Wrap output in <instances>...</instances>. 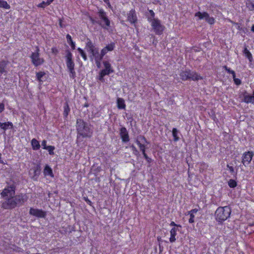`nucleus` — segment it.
Here are the masks:
<instances>
[{"label": "nucleus", "mask_w": 254, "mask_h": 254, "mask_svg": "<svg viewBox=\"0 0 254 254\" xmlns=\"http://www.w3.org/2000/svg\"><path fill=\"white\" fill-rule=\"evenodd\" d=\"M27 199L28 197L25 193L15 194L14 196L2 202L1 207L4 209H12L23 205Z\"/></svg>", "instance_id": "1"}, {"label": "nucleus", "mask_w": 254, "mask_h": 254, "mask_svg": "<svg viewBox=\"0 0 254 254\" xmlns=\"http://www.w3.org/2000/svg\"><path fill=\"white\" fill-rule=\"evenodd\" d=\"M76 130L77 134L83 137H90L91 136L92 131L89 126L82 119H77Z\"/></svg>", "instance_id": "2"}, {"label": "nucleus", "mask_w": 254, "mask_h": 254, "mask_svg": "<svg viewBox=\"0 0 254 254\" xmlns=\"http://www.w3.org/2000/svg\"><path fill=\"white\" fill-rule=\"evenodd\" d=\"M231 213V209L230 206L219 207L215 213L216 220L219 222H223L230 217Z\"/></svg>", "instance_id": "3"}, {"label": "nucleus", "mask_w": 254, "mask_h": 254, "mask_svg": "<svg viewBox=\"0 0 254 254\" xmlns=\"http://www.w3.org/2000/svg\"><path fill=\"white\" fill-rule=\"evenodd\" d=\"M16 185L15 182H6V186L0 193L2 198L5 200L14 196L15 194Z\"/></svg>", "instance_id": "4"}, {"label": "nucleus", "mask_w": 254, "mask_h": 254, "mask_svg": "<svg viewBox=\"0 0 254 254\" xmlns=\"http://www.w3.org/2000/svg\"><path fill=\"white\" fill-rule=\"evenodd\" d=\"M180 76L181 79L183 81L187 80H192L193 81H197L199 79H202V77L199 75L197 72L190 70H186L182 71L180 73Z\"/></svg>", "instance_id": "5"}, {"label": "nucleus", "mask_w": 254, "mask_h": 254, "mask_svg": "<svg viewBox=\"0 0 254 254\" xmlns=\"http://www.w3.org/2000/svg\"><path fill=\"white\" fill-rule=\"evenodd\" d=\"M66 64L69 71V76L70 78H74L76 76V73L74 70V63L72 60V55L69 51H66Z\"/></svg>", "instance_id": "6"}, {"label": "nucleus", "mask_w": 254, "mask_h": 254, "mask_svg": "<svg viewBox=\"0 0 254 254\" xmlns=\"http://www.w3.org/2000/svg\"><path fill=\"white\" fill-rule=\"evenodd\" d=\"M97 19L102 22L103 28L108 29L110 27L111 22L108 18L106 12L103 9H100L97 12Z\"/></svg>", "instance_id": "7"}, {"label": "nucleus", "mask_w": 254, "mask_h": 254, "mask_svg": "<svg viewBox=\"0 0 254 254\" xmlns=\"http://www.w3.org/2000/svg\"><path fill=\"white\" fill-rule=\"evenodd\" d=\"M40 49L37 47L35 52H33L30 56L32 63L35 66H38L44 63V60L40 58Z\"/></svg>", "instance_id": "8"}, {"label": "nucleus", "mask_w": 254, "mask_h": 254, "mask_svg": "<svg viewBox=\"0 0 254 254\" xmlns=\"http://www.w3.org/2000/svg\"><path fill=\"white\" fill-rule=\"evenodd\" d=\"M151 26L154 32L157 35H161L164 30V26L161 23L160 20L158 19H153L152 21L150 22Z\"/></svg>", "instance_id": "9"}, {"label": "nucleus", "mask_w": 254, "mask_h": 254, "mask_svg": "<svg viewBox=\"0 0 254 254\" xmlns=\"http://www.w3.org/2000/svg\"><path fill=\"white\" fill-rule=\"evenodd\" d=\"M254 155L253 151L245 152L242 155V163L245 166H247L251 162Z\"/></svg>", "instance_id": "10"}, {"label": "nucleus", "mask_w": 254, "mask_h": 254, "mask_svg": "<svg viewBox=\"0 0 254 254\" xmlns=\"http://www.w3.org/2000/svg\"><path fill=\"white\" fill-rule=\"evenodd\" d=\"M29 214L38 218H45L46 216V212L42 209L31 208Z\"/></svg>", "instance_id": "11"}, {"label": "nucleus", "mask_w": 254, "mask_h": 254, "mask_svg": "<svg viewBox=\"0 0 254 254\" xmlns=\"http://www.w3.org/2000/svg\"><path fill=\"white\" fill-rule=\"evenodd\" d=\"M41 172L40 167L39 165L33 167L29 171V174L34 180H37Z\"/></svg>", "instance_id": "12"}, {"label": "nucleus", "mask_w": 254, "mask_h": 254, "mask_svg": "<svg viewBox=\"0 0 254 254\" xmlns=\"http://www.w3.org/2000/svg\"><path fill=\"white\" fill-rule=\"evenodd\" d=\"M127 20L131 24L135 25L137 22V18L135 10L133 9H131L127 14Z\"/></svg>", "instance_id": "13"}, {"label": "nucleus", "mask_w": 254, "mask_h": 254, "mask_svg": "<svg viewBox=\"0 0 254 254\" xmlns=\"http://www.w3.org/2000/svg\"><path fill=\"white\" fill-rule=\"evenodd\" d=\"M120 135L123 142H127L129 140L128 132L125 127H122L120 129Z\"/></svg>", "instance_id": "14"}, {"label": "nucleus", "mask_w": 254, "mask_h": 254, "mask_svg": "<svg viewBox=\"0 0 254 254\" xmlns=\"http://www.w3.org/2000/svg\"><path fill=\"white\" fill-rule=\"evenodd\" d=\"M103 64L105 68L102 69L100 72L104 75H109L114 72V70L111 67V64L108 61H104Z\"/></svg>", "instance_id": "15"}, {"label": "nucleus", "mask_w": 254, "mask_h": 254, "mask_svg": "<svg viewBox=\"0 0 254 254\" xmlns=\"http://www.w3.org/2000/svg\"><path fill=\"white\" fill-rule=\"evenodd\" d=\"M8 62L4 60L0 61V78L1 76L3 74L4 75L7 74V65Z\"/></svg>", "instance_id": "16"}, {"label": "nucleus", "mask_w": 254, "mask_h": 254, "mask_svg": "<svg viewBox=\"0 0 254 254\" xmlns=\"http://www.w3.org/2000/svg\"><path fill=\"white\" fill-rule=\"evenodd\" d=\"M86 47L88 51L90 53L93 51V50H96L97 48L95 47L92 41L87 39V42L86 43Z\"/></svg>", "instance_id": "17"}, {"label": "nucleus", "mask_w": 254, "mask_h": 254, "mask_svg": "<svg viewBox=\"0 0 254 254\" xmlns=\"http://www.w3.org/2000/svg\"><path fill=\"white\" fill-rule=\"evenodd\" d=\"M179 231L178 228H176L175 227L173 228L170 231V242L171 243L175 242L176 240L175 238L177 235V231Z\"/></svg>", "instance_id": "18"}, {"label": "nucleus", "mask_w": 254, "mask_h": 254, "mask_svg": "<svg viewBox=\"0 0 254 254\" xmlns=\"http://www.w3.org/2000/svg\"><path fill=\"white\" fill-rule=\"evenodd\" d=\"M244 101L247 103H254V91L253 95L245 94L244 95Z\"/></svg>", "instance_id": "19"}, {"label": "nucleus", "mask_w": 254, "mask_h": 254, "mask_svg": "<svg viewBox=\"0 0 254 254\" xmlns=\"http://www.w3.org/2000/svg\"><path fill=\"white\" fill-rule=\"evenodd\" d=\"M195 16L198 17L199 20L205 19L206 21L207 18L209 17V15L206 12H201L198 11L195 13Z\"/></svg>", "instance_id": "20"}, {"label": "nucleus", "mask_w": 254, "mask_h": 254, "mask_svg": "<svg viewBox=\"0 0 254 254\" xmlns=\"http://www.w3.org/2000/svg\"><path fill=\"white\" fill-rule=\"evenodd\" d=\"M117 107L119 109H125L126 104L124 99L118 98L117 99Z\"/></svg>", "instance_id": "21"}, {"label": "nucleus", "mask_w": 254, "mask_h": 254, "mask_svg": "<svg viewBox=\"0 0 254 254\" xmlns=\"http://www.w3.org/2000/svg\"><path fill=\"white\" fill-rule=\"evenodd\" d=\"M43 173L45 176H50L51 177H54L52 169L47 165L45 167Z\"/></svg>", "instance_id": "22"}, {"label": "nucleus", "mask_w": 254, "mask_h": 254, "mask_svg": "<svg viewBox=\"0 0 254 254\" xmlns=\"http://www.w3.org/2000/svg\"><path fill=\"white\" fill-rule=\"evenodd\" d=\"M0 127L1 129L5 130L8 128H12L13 127V124L11 122L4 123L0 122Z\"/></svg>", "instance_id": "23"}, {"label": "nucleus", "mask_w": 254, "mask_h": 254, "mask_svg": "<svg viewBox=\"0 0 254 254\" xmlns=\"http://www.w3.org/2000/svg\"><path fill=\"white\" fill-rule=\"evenodd\" d=\"M31 145L33 149L34 150H37L40 148V145L39 141L35 138L32 139Z\"/></svg>", "instance_id": "24"}, {"label": "nucleus", "mask_w": 254, "mask_h": 254, "mask_svg": "<svg viewBox=\"0 0 254 254\" xmlns=\"http://www.w3.org/2000/svg\"><path fill=\"white\" fill-rule=\"evenodd\" d=\"M92 55V56L94 57L95 60H102V58L100 55V53H99V50L97 48L95 50H93L92 52L90 53Z\"/></svg>", "instance_id": "25"}, {"label": "nucleus", "mask_w": 254, "mask_h": 254, "mask_svg": "<svg viewBox=\"0 0 254 254\" xmlns=\"http://www.w3.org/2000/svg\"><path fill=\"white\" fill-rule=\"evenodd\" d=\"M89 20L93 24H97L101 27H104L102 24V22L101 20H98L97 17H90Z\"/></svg>", "instance_id": "26"}, {"label": "nucleus", "mask_w": 254, "mask_h": 254, "mask_svg": "<svg viewBox=\"0 0 254 254\" xmlns=\"http://www.w3.org/2000/svg\"><path fill=\"white\" fill-rule=\"evenodd\" d=\"M243 53L245 56L249 59V61L252 62L253 60L252 55L246 47H245L243 51Z\"/></svg>", "instance_id": "27"}, {"label": "nucleus", "mask_w": 254, "mask_h": 254, "mask_svg": "<svg viewBox=\"0 0 254 254\" xmlns=\"http://www.w3.org/2000/svg\"><path fill=\"white\" fill-rule=\"evenodd\" d=\"M135 142L137 144V145L139 146V149L140 151L142 152V154L145 153V149L146 147L145 145L144 144H142L140 141L138 140H136Z\"/></svg>", "instance_id": "28"}, {"label": "nucleus", "mask_w": 254, "mask_h": 254, "mask_svg": "<svg viewBox=\"0 0 254 254\" xmlns=\"http://www.w3.org/2000/svg\"><path fill=\"white\" fill-rule=\"evenodd\" d=\"M67 43L70 45L71 48L74 50L75 48V43L72 41L71 37L70 35L67 34L66 36Z\"/></svg>", "instance_id": "29"}, {"label": "nucleus", "mask_w": 254, "mask_h": 254, "mask_svg": "<svg viewBox=\"0 0 254 254\" xmlns=\"http://www.w3.org/2000/svg\"><path fill=\"white\" fill-rule=\"evenodd\" d=\"M45 73L44 72L40 71L36 73V78L37 80L39 82H43V78L44 77L45 75Z\"/></svg>", "instance_id": "30"}, {"label": "nucleus", "mask_w": 254, "mask_h": 254, "mask_svg": "<svg viewBox=\"0 0 254 254\" xmlns=\"http://www.w3.org/2000/svg\"><path fill=\"white\" fill-rule=\"evenodd\" d=\"M64 116L65 117H66L68 116V113L70 111V108L67 102L64 103Z\"/></svg>", "instance_id": "31"}, {"label": "nucleus", "mask_w": 254, "mask_h": 254, "mask_svg": "<svg viewBox=\"0 0 254 254\" xmlns=\"http://www.w3.org/2000/svg\"><path fill=\"white\" fill-rule=\"evenodd\" d=\"M0 7H2L6 9H9L10 8V6L6 1L1 0L0 1Z\"/></svg>", "instance_id": "32"}, {"label": "nucleus", "mask_w": 254, "mask_h": 254, "mask_svg": "<svg viewBox=\"0 0 254 254\" xmlns=\"http://www.w3.org/2000/svg\"><path fill=\"white\" fill-rule=\"evenodd\" d=\"M247 7L250 10H254V2L251 0H248L246 2Z\"/></svg>", "instance_id": "33"}, {"label": "nucleus", "mask_w": 254, "mask_h": 254, "mask_svg": "<svg viewBox=\"0 0 254 254\" xmlns=\"http://www.w3.org/2000/svg\"><path fill=\"white\" fill-rule=\"evenodd\" d=\"M178 131L177 128H173L172 130V134L174 137V140L175 141H177L179 139V137L178 136Z\"/></svg>", "instance_id": "34"}, {"label": "nucleus", "mask_w": 254, "mask_h": 254, "mask_svg": "<svg viewBox=\"0 0 254 254\" xmlns=\"http://www.w3.org/2000/svg\"><path fill=\"white\" fill-rule=\"evenodd\" d=\"M237 185L236 181L233 179H230L228 182V186L231 188H235Z\"/></svg>", "instance_id": "35"}, {"label": "nucleus", "mask_w": 254, "mask_h": 254, "mask_svg": "<svg viewBox=\"0 0 254 254\" xmlns=\"http://www.w3.org/2000/svg\"><path fill=\"white\" fill-rule=\"evenodd\" d=\"M77 51H78L79 53L80 54L81 57L83 58V59L85 61L87 60V58L86 55L85 53L83 51V50L82 49H81V48H78L77 49Z\"/></svg>", "instance_id": "36"}, {"label": "nucleus", "mask_w": 254, "mask_h": 254, "mask_svg": "<svg viewBox=\"0 0 254 254\" xmlns=\"http://www.w3.org/2000/svg\"><path fill=\"white\" fill-rule=\"evenodd\" d=\"M115 45L114 43H112L108 45H107L105 48L108 51H112L115 48Z\"/></svg>", "instance_id": "37"}, {"label": "nucleus", "mask_w": 254, "mask_h": 254, "mask_svg": "<svg viewBox=\"0 0 254 254\" xmlns=\"http://www.w3.org/2000/svg\"><path fill=\"white\" fill-rule=\"evenodd\" d=\"M136 140H138L140 142L142 141V142H144L145 143H147V144L149 143V142L146 140L145 137L144 136H142V135H139V136H137V137Z\"/></svg>", "instance_id": "38"}, {"label": "nucleus", "mask_w": 254, "mask_h": 254, "mask_svg": "<svg viewBox=\"0 0 254 254\" xmlns=\"http://www.w3.org/2000/svg\"><path fill=\"white\" fill-rule=\"evenodd\" d=\"M149 13L150 14V17H149L148 18V20L150 22L152 21L153 19L155 18V13L152 10H149Z\"/></svg>", "instance_id": "39"}, {"label": "nucleus", "mask_w": 254, "mask_h": 254, "mask_svg": "<svg viewBox=\"0 0 254 254\" xmlns=\"http://www.w3.org/2000/svg\"><path fill=\"white\" fill-rule=\"evenodd\" d=\"M55 148L54 146H48L46 149L48 151L50 155H54V150H55Z\"/></svg>", "instance_id": "40"}, {"label": "nucleus", "mask_w": 254, "mask_h": 254, "mask_svg": "<svg viewBox=\"0 0 254 254\" xmlns=\"http://www.w3.org/2000/svg\"><path fill=\"white\" fill-rule=\"evenodd\" d=\"M130 148H131V150H132L133 154H134L135 156H138L139 155V151L137 150L136 148L135 147L134 145H131L130 146Z\"/></svg>", "instance_id": "41"}, {"label": "nucleus", "mask_w": 254, "mask_h": 254, "mask_svg": "<svg viewBox=\"0 0 254 254\" xmlns=\"http://www.w3.org/2000/svg\"><path fill=\"white\" fill-rule=\"evenodd\" d=\"M223 68L228 73L232 74V76L234 75V74H235V72L234 70H231L229 67H227V66L225 65L223 67Z\"/></svg>", "instance_id": "42"}, {"label": "nucleus", "mask_w": 254, "mask_h": 254, "mask_svg": "<svg viewBox=\"0 0 254 254\" xmlns=\"http://www.w3.org/2000/svg\"><path fill=\"white\" fill-rule=\"evenodd\" d=\"M233 78L234 81V83L237 85H239L241 84L242 82L241 80L240 79L236 78V74H235L233 76Z\"/></svg>", "instance_id": "43"}, {"label": "nucleus", "mask_w": 254, "mask_h": 254, "mask_svg": "<svg viewBox=\"0 0 254 254\" xmlns=\"http://www.w3.org/2000/svg\"><path fill=\"white\" fill-rule=\"evenodd\" d=\"M206 21L210 24H213L214 23L215 19L213 17L209 16Z\"/></svg>", "instance_id": "44"}, {"label": "nucleus", "mask_w": 254, "mask_h": 254, "mask_svg": "<svg viewBox=\"0 0 254 254\" xmlns=\"http://www.w3.org/2000/svg\"><path fill=\"white\" fill-rule=\"evenodd\" d=\"M106 75H104V74H103L102 72H100L99 73V77H98V79L102 81V82H104L105 81V79L104 78V77Z\"/></svg>", "instance_id": "45"}, {"label": "nucleus", "mask_w": 254, "mask_h": 254, "mask_svg": "<svg viewBox=\"0 0 254 254\" xmlns=\"http://www.w3.org/2000/svg\"><path fill=\"white\" fill-rule=\"evenodd\" d=\"M108 51L105 49V48H103L101 52L100 55L102 58H103V57L107 53Z\"/></svg>", "instance_id": "46"}, {"label": "nucleus", "mask_w": 254, "mask_h": 254, "mask_svg": "<svg viewBox=\"0 0 254 254\" xmlns=\"http://www.w3.org/2000/svg\"><path fill=\"white\" fill-rule=\"evenodd\" d=\"M194 214H190V218L189 220V223H192L194 222Z\"/></svg>", "instance_id": "47"}, {"label": "nucleus", "mask_w": 254, "mask_h": 254, "mask_svg": "<svg viewBox=\"0 0 254 254\" xmlns=\"http://www.w3.org/2000/svg\"><path fill=\"white\" fill-rule=\"evenodd\" d=\"M143 155L148 162L150 163L151 162L152 159L149 158L146 153H144Z\"/></svg>", "instance_id": "48"}, {"label": "nucleus", "mask_w": 254, "mask_h": 254, "mask_svg": "<svg viewBox=\"0 0 254 254\" xmlns=\"http://www.w3.org/2000/svg\"><path fill=\"white\" fill-rule=\"evenodd\" d=\"M47 141L46 140H43L42 141V146H43V149H46L48 146H47Z\"/></svg>", "instance_id": "49"}, {"label": "nucleus", "mask_w": 254, "mask_h": 254, "mask_svg": "<svg viewBox=\"0 0 254 254\" xmlns=\"http://www.w3.org/2000/svg\"><path fill=\"white\" fill-rule=\"evenodd\" d=\"M102 60H95V63L98 68H100L101 66V61Z\"/></svg>", "instance_id": "50"}, {"label": "nucleus", "mask_w": 254, "mask_h": 254, "mask_svg": "<svg viewBox=\"0 0 254 254\" xmlns=\"http://www.w3.org/2000/svg\"><path fill=\"white\" fill-rule=\"evenodd\" d=\"M4 110V104L3 103H0V113L2 112Z\"/></svg>", "instance_id": "51"}, {"label": "nucleus", "mask_w": 254, "mask_h": 254, "mask_svg": "<svg viewBox=\"0 0 254 254\" xmlns=\"http://www.w3.org/2000/svg\"><path fill=\"white\" fill-rule=\"evenodd\" d=\"M46 6H47V4H46V2L45 1H43L42 2L38 4V6L44 8Z\"/></svg>", "instance_id": "52"}, {"label": "nucleus", "mask_w": 254, "mask_h": 254, "mask_svg": "<svg viewBox=\"0 0 254 254\" xmlns=\"http://www.w3.org/2000/svg\"><path fill=\"white\" fill-rule=\"evenodd\" d=\"M227 167L229 168V171L231 173H233L234 172V169L232 166L227 165Z\"/></svg>", "instance_id": "53"}, {"label": "nucleus", "mask_w": 254, "mask_h": 254, "mask_svg": "<svg viewBox=\"0 0 254 254\" xmlns=\"http://www.w3.org/2000/svg\"><path fill=\"white\" fill-rule=\"evenodd\" d=\"M233 23V24H234V25H235L237 28V29L239 30H241V28L240 27V25L239 23H236V22H232Z\"/></svg>", "instance_id": "54"}, {"label": "nucleus", "mask_w": 254, "mask_h": 254, "mask_svg": "<svg viewBox=\"0 0 254 254\" xmlns=\"http://www.w3.org/2000/svg\"><path fill=\"white\" fill-rule=\"evenodd\" d=\"M197 209H193L192 210H191L190 211H189V214H194L195 213H196L197 212Z\"/></svg>", "instance_id": "55"}, {"label": "nucleus", "mask_w": 254, "mask_h": 254, "mask_svg": "<svg viewBox=\"0 0 254 254\" xmlns=\"http://www.w3.org/2000/svg\"><path fill=\"white\" fill-rule=\"evenodd\" d=\"M52 51L53 54H56L58 52V50L56 48H53Z\"/></svg>", "instance_id": "56"}, {"label": "nucleus", "mask_w": 254, "mask_h": 254, "mask_svg": "<svg viewBox=\"0 0 254 254\" xmlns=\"http://www.w3.org/2000/svg\"><path fill=\"white\" fill-rule=\"evenodd\" d=\"M170 225L171 226H175V227H176V226H177V224L174 221H172L170 223Z\"/></svg>", "instance_id": "57"}, {"label": "nucleus", "mask_w": 254, "mask_h": 254, "mask_svg": "<svg viewBox=\"0 0 254 254\" xmlns=\"http://www.w3.org/2000/svg\"><path fill=\"white\" fill-rule=\"evenodd\" d=\"M0 163L1 164H4L3 160H2L1 153H0Z\"/></svg>", "instance_id": "58"}, {"label": "nucleus", "mask_w": 254, "mask_h": 254, "mask_svg": "<svg viewBox=\"0 0 254 254\" xmlns=\"http://www.w3.org/2000/svg\"><path fill=\"white\" fill-rule=\"evenodd\" d=\"M45 2H46V4H47V5H49V4H51V3L50 2L49 0H47V1Z\"/></svg>", "instance_id": "59"}, {"label": "nucleus", "mask_w": 254, "mask_h": 254, "mask_svg": "<svg viewBox=\"0 0 254 254\" xmlns=\"http://www.w3.org/2000/svg\"><path fill=\"white\" fill-rule=\"evenodd\" d=\"M176 227H177L178 228H182V226L179 225V224H177V226H176Z\"/></svg>", "instance_id": "60"}, {"label": "nucleus", "mask_w": 254, "mask_h": 254, "mask_svg": "<svg viewBox=\"0 0 254 254\" xmlns=\"http://www.w3.org/2000/svg\"><path fill=\"white\" fill-rule=\"evenodd\" d=\"M251 30L254 32V25H253L252 27Z\"/></svg>", "instance_id": "61"}, {"label": "nucleus", "mask_w": 254, "mask_h": 254, "mask_svg": "<svg viewBox=\"0 0 254 254\" xmlns=\"http://www.w3.org/2000/svg\"><path fill=\"white\" fill-rule=\"evenodd\" d=\"M89 106V104L88 103H85L84 105V107H88Z\"/></svg>", "instance_id": "62"}, {"label": "nucleus", "mask_w": 254, "mask_h": 254, "mask_svg": "<svg viewBox=\"0 0 254 254\" xmlns=\"http://www.w3.org/2000/svg\"><path fill=\"white\" fill-rule=\"evenodd\" d=\"M106 3H107L108 2H109V0H103Z\"/></svg>", "instance_id": "63"}, {"label": "nucleus", "mask_w": 254, "mask_h": 254, "mask_svg": "<svg viewBox=\"0 0 254 254\" xmlns=\"http://www.w3.org/2000/svg\"><path fill=\"white\" fill-rule=\"evenodd\" d=\"M60 25L61 27H62V22L61 21L60 22Z\"/></svg>", "instance_id": "64"}]
</instances>
